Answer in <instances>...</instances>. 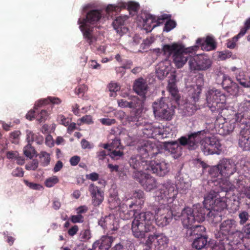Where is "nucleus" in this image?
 <instances>
[{"label":"nucleus","instance_id":"f257e3e1","mask_svg":"<svg viewBox=\"0 0 250 250\" xmlns=\"http://www.w3.org/2000/svg\"><path fill=\"white\" fill-rule=\"evenodd\" d=\"M197 45L186 47L182 43L174 42L171 44L163 45L162 51L164 54L171 57L173 63L178 68H181L187 62L190 53L195 52L199 46L207 51L214 50L217 44L214 39L210 36L205 38H198L196 41Z\"/></svg>","mask_w":250,"mask_h":250},{"label":"nucleus","instance_id":"f03ea898","mask_svg":"<svg viewBox=\"0 0 250 250\" xmlns=\"http://www.w3.org/2000/svg\"><path fill=\"white\" fill-rule=\"evenodd\" d=\"M204 207L209 211L207 216L213 223L216 224L222 220L220 212L227 207L226 199L214 191H210L204 198Z\"/></svg>","mask_w":250,"mask_h":250},{"label":"nucleus","instance_id":"7ed1b4c3","mask_svg":"<svg viewBox=\"0 0 250 250\" xmlns=\"http://www.w3.org/2000/svg\"><path fill=\"white\" fill-rule=\"evenodd\" d=\"M154 215L150 211L142 212L135 216L131 224L133 235L142 239L145 238L149 232H154Z\"/></svg>","mask_w":250,"mask_h":250},{"label":"nucleus","instance_id":"20e7f679","mask_svg":"<svg viewBox=\"0 0 250 250\" xmlns=\"http://www.w3.org/2000/svg\"><path fill=\"white\" fill-rule=\"evenodd\" d=\"M102 11L98 9L89 10L86 14L85 19H79L78 21L80 28L83 33L84 38L89 45H91L96 39L93 35L92 29L88 26L87 23L94 25L97 24L102 16Z\"/></svg>","mask_w":250,"mask_h":250},{"label":"nucleus","instance_id":"39448f33","mask_svg":"<svg viewBox=\"0 0 250 250\" xmlns=\"http://www.w3.org/2000/svg\"><path fill=\"white\" fill-rule=\"evenodd\" d=\"M237 227V223L234 219L224 221L219 226V230L215 234L216 238L229 241L232 244H239L240 238Z\"/></svg>","mask_w":250,"mask_h":250},{"label":"nucleus","instance_id":"423d86ee","mask_svg":"<svg viewBox=\"0 0 250 250\" xmlns=\"http://www.w3.org/2000/svg\"><path fill=\"white\" fill-rule=\"evenodd\" d=\"M208 106L212 112L221 113L226 107V97L220 90L212 88L206 93Z\"/></svg>","mask_w":250,"mask_h":250},{"label":"nucleus","instance_id":"0eeeda50","mask_svg":"<svg viewBox=\"0 0 250 250\" xmlns=\"http://www.w3.org/2000/svg\"><path fill=\"white\" fill-rule=\"evenodd\" d=\"M209 133L208 129H204L188 133L187 136H182L178 139L180 145L187 146L189 150H195L202 143L205 136Z\"/></svg>","mask_w":250,"mask_h":250},{"label":"nucleus","instance_id":"6e6552de","mask_svg":"<svg viewBox=\"0 0 250 250\" xmlns=\"http://www.w3.org/2000/svg\"><path fill=\"white\" fill-rule=\"evenodd\" d=\"M206 212L204 208H200L197 211L190 208H185L182 211L181 220L184 227H188L197 222L200 223L205 219Z\"/></svg>","mask_w":250,"mask_h":250},{"label":"nucleus","instance_id":"1a4fd4ad","mask_svg":"<svg viewBox=\"0 0 250 250\" xmlns=\"http://www.w3.org/2000/svg\"><path fill=\"white\" fill-rule=\"evenodd\" d=\"M165 99L154 102L152 104L153 113L156 117L165 121H170L174 114V107L165 102Z\"/></svg>","mask_w":250,"mask_h":250},{"label":"nucleus","instance_id":"9d476101","mask_svg":"<svg viewBox=\"0 0 250 250\" xmlns=\"http://www.w3.org/2000/svg\"><path fill=\"white\" fill-rule=\"evenodd\" d=\"M178 194V190L172 183L167 181L164 183L162 188L155 193V200L158 202L165 201L172 204Z\"/></svg>","mask_w":250,"mask_h":250},{"label":"nucleus","instance_id":"9b49d317","mask_svg":"<svg viewBox=\"0 0 250 250\" xmlns=\"http://www.w3.org/2000/svg\"><path fill=\"white\" fill-rule=\"evenodd\" d=\"M137 150L143 158H151L160 153V148L156 143L149 140H142L137 146Z\"/></svg>","mask_w":250,"mask_h":250},{"label":"nucleus","instance_id":"f8f14e48","mask_svg":"<svg viewBox=\"0 0 250 250\" xmlns=\"http://www.w3.org/2000/svg\"><path fill=\"white\" fill-rule=\"evenodd\" d=\"M221 145L219 141L214 136H205L202 143V148L206 155L217 154L221 152Z\"/></svg>","mask_w":250,"mask_h":250},{"label":"nucleus","instance_id":"ddd939ff","mask_svg":"<svg viewBox=\"0 0 250 250\" xmlns=\"http://www.w3.org/2000/svg\"><path fill=\"white\" fill-rule=\"evenodd\" d=\"M133 177L146 191H150L157 187V182L155 179L150 174H146L143 171H134Z\"/></svg>","mask_w":250,"mask_h":250},{"label":"nucleus","instance_id":"4468645a","mask_svg":"<svg viewBox=\"0 0 250 250\" xmlns=\"http://www.w3.org/2000/svg\"><path fill=\"white\" fill-rule=\"evenodd\" d=\"M211 61L207 56L199 55L191 58L188 64L191 70H205L211 66Z\"/></svg>","mask_w":250,"mask_h":250},{"label":"nucleus","instance_id":"2eb2a0df","mask_svg":"<svg viewBox=\"0 0 250 250\" xmlns=\"http://www.w3.org/2000/svg\"><path fill=\"white\" fill-rule=\"evenodd\" d=\"M119 207L120 216L124 220H128L134 216L138 209L134 205V201L129 199H125Z\"/></svg>","mask_w":250,"mask_h":250},{"label":"nucleus","instance_id":"dca6fc26","mask_svg":"<svg viewBox=\"0 0 250 250\" xmlns=\"http://www.w3.org/2000/svg\"><path fill=\"white\" fill-rule=\"evenodd\" d=\"M103 229L107 230V234H113L119 228L118 221L113 215L110 214L102 217L98 222Z\"/></svg>","mask_w":250,"mask_h":250},{"label":"nucleus","instance_id":"f3484780","mask_svg":"<svg viewBox=\"0 0 250 250\" xmlns=\"http://www.w3.org/2000/svg\"><path fill=\"white\" fill-rule=\"evenodd\" d=\"M140 18L143 21V28L147 32L151 31L154 28L162 24L166 19L164 17L156 19L155 16L147 13H142Z\"/></svg>","mask_w":250,"mask_h":250},{"label":"nucleus","instance_id":"a211bd4d","mask_svg":"<svg viewBox=\"0 0 250 250\" xmlns=\"http://www.w3.org/2000/svg\"><path fill=\"white\" fill-rule=\"evenodd\" d=\"M127 6V9L130 14L132 12L136 13L139 9V5L138 3L130 1L127 4L125 2H120L118 4H108L105 9L106 12L110 15L113 14V12H119L122 9H125Z\"/></svg>","mask_w":250,"mask_h":250},{"label":"nucleus","instance_id":"6ab92c4d","mask_svg":"<svg viewBox=\"0 0 250 250\" xmlns=\"http://www.w3.org/2000/svg\"><path fill=\"white\" fill-rule=\"evenodd\" d=\"M148 170L159 176H164L169 171V164L165 161H148Z\"/></svg>","mask_w":250,"mask_h":250},{"label":"nucleus","instance_id":"aec40b11","mask_svg":"<svg viewBox=\"0 0 250 250\" xmlns=\"http://www.w3.org/2000/svg\"><path fill=\"white\" fill-rule=\"evenodd\" d=\"M161 204L156 211L155 216L166 215L168 218L175 215L174 212L179 209V207L176 204H169L165 201L159 202Z\"/></svg>","mask_w":250,"mask_h":250},{"label":"nucleus","instance_id":"412c9836","mask_svg":"<svg viewBox=\"0 0 250 250\" xmlns=\"http://www.w3.org/2000/svg\"><path fill=\"white\" fill-rule=\"evenodd\" d=\"M217 166L220 168L223 177H229L236 171V165L229 159H223L221 160Z\"/></svg>","mask_w":250,"mask_h":250},{"label":"nucleus","instance_id":"4be33fe9","mask_svg":"<svg viewBox=\"0 0 250 250\" xmlns=\"http://www.w3.org/2000/svg\"><path fill=\"white\" fill-rule=\"evenodd\" d=\"M148 161L144 158L140 154L133 155L129 160V164L131 167L136 170L135 171L146 170L148 169Z\"/></svg>","mask_w":250,"mask_h":250},{"label":"nucleus","instance_id":"5701e85b","mask_svg":"<svg viewBox=\"0 0 250 250\" xmlns=\"http://www.w3.org/2000/svg\"><path fill=\"white\" fill-rule=\"evenodd\" d=\"M88 191L92 198L93 205L94 206H99L104 200L103 191L94 184H91L89 186Z\"/></svg>","mask_w":250,"mask_h":250},{"label":"nucleus","instance_id":"b1692460","mask_svg":"<svg viewBox=\"0 0 250 250\" xmlns=\"http://www.w3.org/2000/svg\"><path fill=\"white\" fill-rule=\"evenodd\" d=\"M178 141L166 142L164 145L166 150L170 153L174 159L180 157L182 154V148Z\"/></svg>","mask_w":250,"mask_h":250},{"label":"nucleus","instance_id":"393cba45","mask_svg":"<svg viewBox=\"0 0 250 250\" xmlns=\"http://www.w3.org/2000/svg\"><path fill=\"white\" fill-rule=\"evenodd\" d=\"M245 116H246L241 112L235 114L234 117L230 121L231 123L229 126H228V123L227 122L223 125L222 128L224 131L226 130V132H220L219 134L224 135L229 134L232 132L235 126V124L241 123Z\"/></svg>","mask_w":250,"mask_h":250},{"label":"nucleus","instance_id":"a878e982","mask_svg":"<svg viewBox=\"0 0 250 250\" xmlns=\"http://www.w3.org/2000/svg\"><path fill=\"white\" fill-rule=\"evenodd\" d=\"M176 76L175 75H170L168 81L167 90L171 95L172 98L175 100L176 102H177L179 100L180 96L176 85Z\"/></svg>","mask_w":250,"mask_h":250},{"label":"nucleus","instance_id":"bb28decb","mask_svg":"<svg viewBox=\"0 0 250 250\" xmlns=\"http://www.w3.org/2000/svg\"><path fill=\"white\" fill-rule=\"evenodd\" d=\"M147 84L146 81L142 78H139L134 82L133 90L143 98V100L146 99V94L147 93Z\"/></svg>","mask_w":250,"mask_h":250},{"label":"nucleus","instance_id":"cd10ccee","mask_svg":"<svg viewBox=\"0 0 250 250\" xmlns=\"http://www.w3.org/2000/svg\"><path fill=\"white\" fill-rule=\"evenodd\" d=\"M186 230V236L190 238L192 236L200 237L204 236L206 232V228L204 226L199 225L190 226L188 227H184Z\"/></svg>","mask_w":250,"mask_h":250},{"label":"nucleus","instance_id":"c85d7f7f","mask_svg":"<svg viewBox=\"0 0 250 250\" xmlns=\"http://www.w3.org/2000/svg\"><path fill=\"white\" fill-rule=\"evenodd\" d=\"M128 17L126 15L120 16L116 18L113 22V26L117 33L122 35L128 31V28L125 26V21Z\"/></svg>","mask_w":250,"mask_h":250},{"label":"nucleus","instance_id":"c756f323","mask_svg":"<svg viewBox=\"0 0 250 250\" xmlns=\"http://www.w3.org/2000/svg\"><path fill=\"white\" fill-rule=\"evenodd\" d=\"M146 100L139 99L137 96L128 97V108L134 110L136 113H141L144 107V103Z\"/></svg>","mask_w":250,"mask_h":250},{"label":"nucleus","instance_id":"7c9ffc66","mask_svg":"<svg viewBox=\"0 0 250 250\" xmlns=\"http://www.w3.org/2000/svg\"><path fill=\"white\" fill-rule=\"evenodd\" d=\"M239 146L243 150H250V133L248 130H241L239 139Z\"/></svg>","mask_w":250,"mask_h":250},{"label":"nucleus","instance_id":"2f4dec72","mask_svg":"<svg viewBox=\"0 0 250 250\" xmlns=\"http://www.w3.org/2000/svg\"><path fill=\"white\" fill-rule=\"evenodd\" d=\"M128 199L134 201V205L137 208H141L145 200L144 192L141 190L135 191L131 197Z\"/></svg>","mask_w":250,"mask_h":250},{"label":"nucleus","instance_id":"473e14b6","mask_svg":"<svg viewBox=\"0 0 250 250\" xmlns=\"http://www.w3.org/2000/svg\"><path fill=\"white\" fill-rule=\"evenodd\" d=\"M109 234L103 236L99 240L101 250H108L110 248L112 243L115 239V237L112 236H109Z\"/></svg>","mask_w":250,"mask_h":250},{"label":"nucleus","instance_id":"72a5a7b5","mask_svg":"<svg viewBox=\"0 0 250 250\" xmlns=\"http://www.w3.org/2000/svg\"><path fill=\"white\" fill-rule=\"evenodd\" d=\"M238 244H232V242L229 241H226V240H218L216 241L213 250H228V245L232 246L236 245Z\"/></svg>","mask_w":250,"mask_h":250},{"label":"nucleus","instance_id":"f704fd0d","mask_svg":"<svg viewBox=\"0 0 250 250\" xmlns=\"http://www.w3.org/2000/svg\"><path fill=\"white\" fill-rule=\"evenodd\" d=\"M207 242V237L206 235L196 237L192 243V247L197 250H201L205 247Z\"/></svg>","mask_w":250,"mask_h":250},{"label":"nucleus","instance_id":"c9c22d12","mask_svg":"<svg viewBox=\"0 0 250 250\" xmlns=\"http://www.w3.org/2000/svg\"><path fill=\"white\" fill-rule=\"evenodd\" d=\"M202 92V87L199 85H195L189 90L190 98L194 102H197L200 98Z\"/></svg>","mask_w":250,"mask_h":250},{"label":"nucleus","instance_id":"e433bc0d","mask_svg":"<svg viewBox=\"0 0 250 250\" xmlns=\"http://www.w3.org/2000/svg\"><path fill=\"white\" fill-rule=\"evenodd\" d=\"M42 105L39 104L38 103L35 104L34 108L36 110V119L40 123L45 121L48 116V112L44 109H42L40 111L38 110L37 106H40Z\"/></svg>","mask_w":250,"mask_h":250},{"label":"nucleus","instance_id":"4c0bfd02","mask_svg":"<svg viewBox=\"0 0 250 250\" xmlns=\"http://www.w3.org/2000/svg\"><path fill=\"white\" fill-rule=\"evenodd\" d=\"M141 126H143L142 130L143 135L147 138H152V131L153 129V125L150 123H143Z\"/></svg>","mask_w":250,"mask_h":250},{"label":"nucleus","instance_id":"58836bf2","mask_svg":"<svg viewBox=\"0 0 250 250\" xmlns=\"http://www.w3.org/2000/svg\"><path fill=\"white\" fill-rule=\"evenodd\" d=\"M157 225L160 227L167 226L171 221L172 217L168 218L166 215L154 216Z\"/></svg>","mask_w":250,"mask_h":250},{"label":"nucleus","instance_id":"ea45409f","mask_svg":"<svg viewBox=\"0 0 250 250\" xmlns=\"http://www.w3.org/2000/svg\"><path fill=\"white\" fill-rule=\"evenodd\" d=\"M239 232L240 243L242 240L250 237V223L243 226L241 230H239Z\"/></svg>","mask_w":250,"mask_h":250},{"label":"nucleus","instance_id":"a19ab883","mask_svg":"<svg viewBox=\"0 0 250 250\" xmlns=\"http://www.w3.org/2000/svg\"><path fill=\"white\" fill-rule=\"evenodd\" d=\"M250 29V17L247 19L244 22V27H242L239 33L235 36L234 39L236 40H238L241 37L244 36L248 30Z\"/></svg>","mask_w":250,"mask_h":250},{"label":"nucleus","instance_id":"79ce46f5","mask_svg":"<svg viewBox=\"0 0 250 250\" xmlns=\"http://www.w3.org/2000/svg\"><path fill=\"white\" fill-rule=\"evenodd\" d=\"M238 110L248 117L249 116L248 114L250 113V101H246L242 103L239 106Z\"/></svg>","mask_w":250,"mask_h":250},{"label":"nucleus","instance_id":"37998d69","mask_svg":"<svg viewBox=\"0 0 250 250\" xmlns=\"http://www.w3.org/2000/svg\"><path fill=\"white\" fill-rule=\"evenodd\" d=\"M208 173L210 177L212 178H217L218 179H221L223 176L220 170V168L218 166H215L210 168Z\"/></svg>","mask_w":250,"mask_h":250},{"label":"nucleus","instance_id":"c03bdc74","mask_svg":"<svg viewBox=\"0 0 250 250\" xmlns=\"http://www.w3.org/2000/svg\"><path fill=\"white\" fill-rule=\"evenodd\" d=\"M61 102V100L59 98L49 97L46 99L39 101L38 102V104L40 105H44L49 103H51L53 104H59Z\"/></svg>","mask_w":250,"mask_h":250},{"label":"nucleus","instance_id":"a18cd8bd","mask_svg":"<svg viewBox=\"0 0 250 250\" xmlns=\"http://www.w3.org/2000/svg\"><path fill=\"white\" fill-rule=\"evenodd\" d=\"M120 200L116 195L111 196L108 199L109 207L111 209H116L120 204Z\"/></svg>","mask_w":250,"mask_h":250},{"label":"nucleus","instance_id":"49530a36","mask_svg":"<svg viewBox=\"0 0 250 250\" xmlns=\"http://www.w3.org/2000/svg\"><path fill=\"white\" fill-rule=\"evenodd\" d=\"M41 164L43 167L48 166L50 161V157L49 153L45 151H42L40 154Z\"/></svg>","mask_w":250,"mask_h":250},{"label":"nucleus","instance_id":"de8ad7c7","mask_svg":"<svg viewBox=\"0 0 250 250\" xmlns=\"http://www.w3.org/2000/svg\"><path fill=\"white\" fill-rule=\"evenodd\" d=\"M140 113H136L135 111H132L131 114L126 118L127 121L129 122H137L136 125L137 126H141L143 124V122H140L138 120V116Z\"/></svg>","mask_w":250,"mask_h":250},{"label":"nucleus","instance_id":"09e8293b","mask_svg":"<svg viewBox=\"0 0 250 250\" xmlns=\"http://www.w3.org/2000/svg\"><path fill=\"white\" fill-rule=\"evenodd\" d=\"M226 91L231 95H236L239 92V87L237 83L233 82Z\"/></svg>","mask_w":250,"mask_h":250},{"label":"nucleus","instance_id":"8fccbe9b","mask_svg":"<svg viewBox=\"0 0 250 250\" xmlns=\"http://www.w3.org/2000/svg\"><path fill=\"white\" fill-rule=\"evenodd\" d=\"M118 149V150H117V149H115L109 154V155L111 159L118 160L124 156V153L123 149H122V148Z\"/></svg>","mask_w":250,"mask_h":250},{"label":"nucleus","instance_id":"3c124183","mask_svg":"<svg viewBox=\"0 0 250 250\" xmlns=\"http://www.w3.org/2000/svg\"><path fill=\"white\" fill-rule=\"evenodd\" d=\"M250 215L248 212L245 210L241 211L239 213L238 217L240 219L239 224L244 225L248 221Z\"/></svg>","mask_w":250,"mask_h":250},{"label":"nucleus","instance_id":"603ef678","mask_svg":"<svg viewBox=\"0 0 250 250\" xmlns=\"http://www.w3.org/2000/svg\"><path fill=\"white\" fill-rule=\"evenodd\" d=\"M59 181L58 178L56 176L49 177L44 181V185L47 188H51L57 184Z\"/></svg>","mask_w":250,"mask_h":250},{"label":"nucleus","instance_id":"864d4df0","mask_svg":"<svg viewBox=\"0 0 250 250\" xmlns=\"http://www.w3.org/2000/svg\"><path fill=\"white\" fill-rule=\"evenodd\" d=\"M122 148L123 149V146L121 145V141L117 138H115L112 139V142L110 143V148L109 150L111 151V149Z\"/></svg>","mask_w":250,"mask_h":250},{"label":"nucleus","instance_id":"5fc2aeb1","mask_svg":"<svg viewBox=\"0 0 250 250\" xmlns=\"http://www.w3.org/2000/svg\"><path fill=\"white\" fill-rule=\"evenodd\" d=\"M176 23L173 20H169L166 22L163 31L169 32L175 27Z\"/></svg>","mask_w":250,"mask_h":250},{"label":"nucleus","instance_id":"6e6d98bb","mask_svg":"<svg viewBox=\"0 0 250 250\" xmlns=\"http://www.w3.org/2000/svg\"><path fill=\"white\" fill-rule=\"evenodd\" d=\"M34 151L31 144H28L23 148L24 154L27 157L31 158L33 157L32 152Z\"/></svg>","mask_w":250,"mask_h":250},{"label":"nucleus","instance_id":"4d7b16f0","mask_svg":"<svg viewBox=\"0 0 250 250\" xmlns=\"http://www.w3.org/2000/svg\"><path fill=\"white\" fill-rule=\"evenodd\" d=\"M232 52L229 50H224L218 53V57L222 61L225 60L231 57Z\"/></svg>","mask_w":250,"mask_h":250},{"label":"nucleus","instance_id":"13d9d810","mask_svg":"<svg viewBox=\"0 0 250 250\" xmlns=\"http://www.w3.org/2000/svg\"><path fill=\"white\" fill-rule=\"evenodd\" d=\"M242 182V181L239 179L236 180V185H232L230 183H228L226 187H223V188L224 190L225 191H228L229 190H233L235 188H240V183Z\"/></svg>","mask_w":250,"mask_h":250},{"label":"nucleus","instance_id":"bf43d9fd","mask_svg":"<svg viewBox=\"0 0 250 250\" xmlns=\"http://www.w3.org/2000/svg\"><path fill=\"white\" fill-rule=\"evenodd\" d=\"M233 82L232 81L230 78L229 76L226 75L224 79V80L223 81L221 85L223 89L226 90L229 86Z\"/></svg>","mask_w":250,"mask_h":250},{"label":"nucleus","instance_id":"052dcab7","mask_svg":"<svg viewBox=\"0 0 250 250\" xmlns=\"http://www.w3.org/2000/svg\"><path fill=\"white\" fill-rule=\"evenodd\" d=\"M81 238L82 241H86L91 238V233L89 229H84L81 232Z\"/></svg>","mask_w":250,"mask_h":250},{"label":"nucleus","instance_id":"680f3d73","mask_svg":"<svg viewBox=\"0 0 250 250\" xmlns=\"http://www.w3.org/2000/svg\"><path fill=\"white\" fill-rule=\"evenodd\" d=\"M58 121L60 123L65 126H67L70 123V120L68 118H65L63 115H59L57 118Z\"/></svg>","mask_w":250,"mask_h":250},{"label":"nucleus","instance_id":"e2e57ef3","mask_svg":"<svg viewBox=\"0 0 250 250\" xmlns=\"http://www.w3.org/2000/svg\"><path fill=\"white\" fill-rule=\"evenodd\" d=\"M84 217L82 214L76 215H72L70 220L73 223H83V222Z\"/></svg>","mask_w":250,"mask_h":250},{"label":"nucleus","instance_id":"0e129e2a","mask_svg":"<svg viewBox=\"0 0 250 250\" xmlns=\"http://www.w3.org/2000/svg\"><path fill=\"white\" fill-rule=\"evenodd\" d=\"M157 242L159 245L164 246L167 244L168 242V239L167 237L162 234H158L157 236Z\"/></svg>","mask_w":250,"mask_h":250},{"label":"nucleus","instance_id":"69168bd1","mask_svg":"<svg viewBox=\"0 0 250 250\" xmlns=\"http://www.w3.org/2000/svg\"><path fill=\"white\" fill-rule=\"evenodd\" d=\"M109 154V153H107L105 150L101 149L97 152L96 157L99 160H104Z\"/></svg>","mask_w":250,"mask_h":250},{"label":"nucleus","instance_id":"338daca9","mask_svg":"<svg viewBox=\"0 0 250 250\" xmlns=\"http://www.w3.org/2000/svg\"><path fill=\"white\" fill-rule=\"evenodd\" d=\"M100 121L103 125H111L116 122L115 119L109 118H102L100 119Z\"/></svg>","mask_w":250,"mask_h":250},{"label":"nucleus","instance_id":"774afa93","mask_svg":"<svg viewBox=\"0 0 250 250\" xmlns=\"http://www.w3.org/2000/svg\"><path fill=\"white\" fill-rule=\"evenodd\" d=\"M226 75H225L224 73L221 71H219L216 75L215 77V81L216 83L217 84H221L224 79L226 77Z\"/></svg>","mask_w":250,"mask_h":250}]
</instances>
